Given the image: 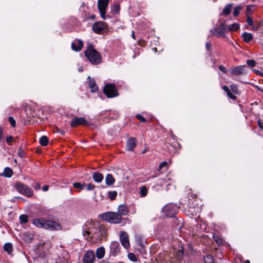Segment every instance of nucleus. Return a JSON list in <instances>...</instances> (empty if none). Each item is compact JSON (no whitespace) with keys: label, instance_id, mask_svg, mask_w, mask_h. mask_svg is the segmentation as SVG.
<instances>
[{"label":"nucleus","instance_id":"1","mask_svg":"<svg viewBox=\"0 0 263 263\" xmlns=\"http://www.w3.org/2000/svg\"><path fill=\"white\" fill-rule=\"evenodd\" d=\"M85 55L93 65L99 64L101 62V55L95 49L92 44L89 43L87 45V49L85 51Z\"/></svg>","mask_w":263,"mask_h":263},{"label":"nucleus","instance_id":"2","mask_svg":"<svg viewBox=\"0 0 263 263\" xmlns=\"http://www.w3.org/2000/svg\"><path fill=\"white\" fill-rule=\"evenodd\" d=\"M32 223L38 228L50 230H58L61 228L60 225L58 223L43 219H35L32 221Z\"/></svg>","mask_w":263,"mask_h":263},{"label":"nucleus","instance_id":"3","mask_svg":"<svg viewBox=\"0 0 263 263\" xmlns=\"http://www.w3.org/2000/svg\"><path fill=\"white\" fill-rule=\"evenodd\" d=\"M99 226L95 223H89L86 224L83 228V234L86 239L89 240V238H93L95 239H98V231Z\"/></svg>","mask_w":263,"mask_h":263},{"label":"nucleus","instance_id":"4","mask_svg":"<svg viewBox=\"0 0 263 263\" xmlns=\"http://www.w3.org/2000/svg\"><path fill=\"white\" fill-rule=\"evenodd\" d=\"M102 219L114 223H120L122 222L121 216L116 212H106L102 215Z\"/></svg>","mask_w":263,"mask_h":263},{"label":"nucleus","instance_id":"5","mask_svg":"<svg viewBox=\"0 0 263 263\" xmlns=\"http://www.w3.org/2000/svg\"><path fill=\"white\" fill-rule=\"evenodd\" d=\"M15 187L18 192L27 197H31L33 195V191L30 187L20 182L15 184Z\"/></svg>","mask_w":263,"mask_h":263},{"label":"nucleus","instance_id":"6","mask_svg":"<svg viewBox=\"0 0 263 263\" xmlns=\"http://www.w3.org/2000/svg\"><path fill=\"white\" fill-rule=\"evenodd\" d=\"M103 92L108 98H113L118 96L116 86L114 84H106L103 89Z\"/></svg>","mask_w":263,"mask_h":263},{"label":"nucleus","instance_id":"7","mask_svg":"<svg viewBox=\"0 0 263 263\" xmlns=\"http://www.w3.org/2000/svg\"><path fill=\"white\" fill-rule=\"evenodd\" d=\"M109 0H98V9L100 12V15L103 20L106 19V11L108 8Z\"/></svg>","mask_w":263,"mask_h":263},{"label":"nucleus","instance_id":"8","mask_svg":"<svg viewBox=\"0 0 263 263\" xmlns=\"http://www.w3.org/2000/svg\"><path fill=\"white\" fill-rule=\"evenodd\" d=\"M226 26L224 22L221 23L217 28H214L211 30V32L217 37H225L226 33Z\"/></svg>","mask_w":263,"mask_h":263},{"label":"nucleus","instance_id":"9","mask_svg":"<svg viewBox=\"0 0 263 263\" xmlns=\"http://www.w3.org/2000/svg\"><path fill=\"white\" fill-rule=\"evenodd\" d=\"M177 210L178 208L176 205L173 203L166 204L163 208V212L165 213L167 217L174 216L176 214Z\"/></svg>","mask_w":263,"mask_h":263},{"label":"nucleus","instance_id":"10","mask_svg":"<svg viewBox=\"0 0 263 263\" xmlns=\"http://www.w3.org/2000/svg\"><path fill=\"white\" fill-rule=\"evenodd\" d=\"M231 74L235 76L245 75L247 74V67L246 65L236 66L229 70Z\"/></svg>","mask_w":263,"mask_h":263},{"label":"nucleus","instance_id":"11","mask_svg":"<svg viewBox=\"0 0 263 263\" xmlns=\"http://www.w3.org/2000/svg\"><path fill=\"white\" fill-rule=\"evenodd\" d=\"M70 124L71 127H76L80 125L89 126L90 123L83 117L74 116L72 119Z\"/></svg>","mask_w":263,"mask_h":263},{"label":"nucleus","instance_id":"12","mask_svg":"<svg viewBox=\"0 0 263 263\" xmlns=\"http://www.w3.org/2000/svg\"><path fill=\"white\" fill-rule=\"evenodd\" d=\"M92 28L94 32L100 34L107 28V25L104 22L99 21L93 24Z\"/></svg>","mask_w":263,"mask_h":263},{"label":"nucleus","instance_id":"13","mask_svg":"<svg viewBox=\"0 0 263 263\" xmlns=\"http://www.w3.org/2000/svg\"><path fill=\"white\" fill-rule=\"evenodd\" d=\"M95 260V256L92 251H87L83 257V263H93Z\"/></svg>","mask_w":263,"mask_h":263},{"label":"nucleus","instance_id":"14","mask_svg":"<svg viewBox=\"0 0 263 263\" xmlns=\"http://www.w3.org/2000/svg\"><path fill=\"white\" fill-rule=\"evenodd\" d=\"M120 240L122 245L126 249L128 248L130 245L127 234L126 232L122 231L120 233Z\"/></svg>","mask_w":263,"mask_h":263},{"label":"nucleus","instance_id":"15","mask_svg":"<svg viewBox=\"0 0 263 263\" xmlns=\"http://www.w3.org/2000/svg\"><path fill=\"white\" fill-rule=\"evenodd\" d=\"M83 46V42L81 40H76L71 43V48L76 51H79Z\"/></svg>","mask_w":263,"mask_h":263},{"label":"nucleus","instance_id":"16","mask_svg":"<svg viewBox=\"0 0 263 263\" xmlns=\"http://www.w3.org/2000/svg\"><path fill=\"white\" fill-rule=\"evenodd\" d=\"M110 251L113 255H117L120 252V245L118 241H112L110 246Z\"/></svg>","mask_w":263,"mask_h":263},{"label":"nucleus","instance_id":"17","mask_svg":"<svg viewBox=\"0 0 263 263\" xmlns=\"http://www.w3.org/2000/svg\"><path fill=\"white\" fill-rule=\"evenodd\" d=\"M136 139L135 138H129L127 141L126 145V149L129 151H133L136 147Z\"/></svg>","mask_w":263,"mask_h":263},{"label":"nucleus","instance_id":"18","mask_svg":"<svg viewBox=\"0 0 263 263\" xmlns=\"http://www.w3.org/2000/svg\"><path fill=\"white\" fill-rule=\"evenodd\" d=\"M88 79L89 80L88 85L89 88L91 89V92H96L98 90V86L96 84L95 80L92 79H91L90 77H88Z\"/></svg>","mask_w":263,"mask_h":263},{"label":"nucleus","instance_id":"19","mask_svg":"<svg viewBox=\"0 0 263 263\" xmlns=\"http://www.w3.org/2000/svg\"><path fill=\"white\" fill-rule=\"evenodd\" d=\"M241 36L243 39V41L247 43H249L251 41H252L253 38V36L252 33L246 32H243Z\"/></svg>","mask_w":263,"mask_h":263},{"label":"nucleus","instance_id":"20","mask_svg":"<svg viewBox=\"0 0 263 263\" xmlns=\"http://www.w3.org/2000/svg\"><path fill=\"white\" fill-rule=\"evenodd\" d=\"M105 253V249L103 247H99L96 250V256L98 258L101 259L104 256Z\"/></svg>","mask_w":263,"mask_h":263},{"label":"nucleus","instance_id":"21","mask_svg":"<svg viewBox=\"0 0 263 263\" xmlns=\"http://www.w3.org/2000/svg\"><path fill=\"white\" fill-rule=\"evenodd\" d=\"M92 178L95 182L100 183L103 179V175L98 172H95L92 174Z\"/></svg>","mask_w":263,"mask_h":263},{"label":"nucleus","instance_id":"22","mask_svg":"<svg viewBox=\"0 0 263 263\" xmlns=\"http://www.w3.org/2000/svg\"><path fill=\"white\" fill-rule=\"evenodd\" d=\"M115 180L111 174H108L105 178V183L107 185H111L114 183Z\"/></svg>","mask_w":263,"mask_h":263},{"label":"nucleus","instance_id":"23","mask_svg":"<svg viewBox=\"0 0 263 263\" xmlns=\"http://www.w3.org/2000/svg\"><path fill=\"white\" fill-rule=\"evenodd\" d=\"M118 214L121 215H126L128 213V210L125 205H120L118 207Z\"/></svg>","mask_w":263,"mask_h":263},{"label":"nucleus","instance_id":"24","mask_svg":"<svg viewBox=\"0 0 263 263\" xmlns=\"http://www.w3.org/2000/svg\"><path fill=\"white\" fill-rule=\"evenodd\" d=\"M12 174L13 172L11 168L6 167L4 168L3 173V176L7 178H10L12 176Z\"/></svg>","mask_w":263,"mask_h":263},{"label":"nucleus","instance_id":"25","mask_svg":"<svg viewBox=\"0 0 263 263\" xmlns=\"http://www.w3.org/2000/svg\"><path fill=\"white\" fill-rule=\"evenodd\" d=\"M4 250L9 254H10L13 251L12 245L11 243H6L4 245Z\"/></svg>","mask_w":263,"mask_h":263},{"label":"nucleus","instance_id":"26","mask_svg":"<svg viewBox=\"0 0 263 263\" xmlns=\"http://www.w3.org/2000/svg\"><path fill=\"white\" fill-rule=\"evenodd\" d=\"M136 241L137 243L140 246H143L144 237L140 234H137L135 236Z\"/></svg>","mask_w":263,"mask_h":263},{"label":"nucleus","instance_id":"27","mask_svg":"<svg viewBox=\"0 0 263 263\" xmlns=\"http://www.w3.org/2000/svg\"><path fill=\"white\" fill-rule=\"evenodd\" d=\"M106 233V229L103 227H99L98 235V239H101Z\"/></svg>","mask_w":263,"mask_h":263},{"label":"nucleus","instance_id":"28","mask_svg":"<svg viewBox=\"0 0 263 263\" xmlns=\"http://www.w3.org/2000/svg\"><path fill=\"white\" fill-rule=\"evenodd\" d=\"M184 255V250L183 248L181 247V249H179L176 253V257L179 260H181L183 258V256Z\"/></svg>","mask_w":263,"mask_h":263},{"label":"nucleus","instance_id":"29","mask_svg":"<svg viewBox=\"0 0 263 263\" xmlns=\"http://www.w3.org/2000/svg\"><path fill=\"white\" fill-rule=\"evenodd\" d=\"M239 28V25L236 23H233L228 27L230 31H236Z\"/></svg>","mask_w":263,"mask_h":263},{"label":"nucleus","instance_id":"30","mask_svg":"<svg viewBox=\"0 0 263 263\" xmlns=\"http://www.w3.org/2000/svg\"><path fill=\"white\" fill-rule=\"evenodd\" d=\"M40 143L41 145L45 146L48 144V139L47 137L43 136L40 138Z\"/></svg>","mask_w":263,"mask_h":263},{"label":"nucleus","instance_id":"31","mask_svg":"<svg viewBox=\"0 0 263 263\" xmlns=\"http://www.w3.org/2000/svg\"><path fill=\"white\" fill-rule=\"evenodd\" d=\"M232 7V4H230L225 6L223 9L222 13L224 15H228L231 11V8Z\"/></svg>","mask_w":263,"mask_h":263},{"label":"nucleus","instance_id":"32","mask_svg":"<svg viewBox=\"0 0 263 263\" xmlns=\"http://www.w3.org/2000/svg\"><path fill=\"white\" fill-rule=\"evenodd\" d=\"M19 219L20 220V223L21 224L26 223L28 220V216L25 214L20 215Z\"/></svg>","mask_w":263,"mask_h":263},{"label":"nucleus","instance_id":"33","mask_svg":"<svg viewBox=\"0 0 263 263\" xmlns=\"http://www.w3.org/2000/svg\"><path fill=\"white\" fill-rule=\"evenodd\" d=\"M205 263H215L214 258L211 255H207L204 257Z\"/></svg>","mask_w":263,"mask_h":263},{"label":"nucleus","instance_id":"34","mask_svg":"<svg viewBox=\"0 0 263 263\" xmlns=\"http://www.w3.org/2000/svg\"><path fill=\"white\" fill-rule=\"evenodd\" d=\"M147 189L145 186H142L140 188V194L142 197H145L147 194Z\"/></svg>","mask_w":263,"mask_h":263},{"label":"nucleus","instance_id":"35","mask_svg":"<svg viewBox=\"0 0 263 263\" xmlns=\"http://www.w3.org/2000/svg\"><path fill=\"white\" fill-rule=\"evenodd\" d=\"M117 196V192L116 191H109L108 192V197L111 200H114Z\"/></svg>","mask_w":263,"mask_h":263},{"label":"nucleus","instance_id":"36","mask_svg":"<svg viewBox=\"0 0 263 263\" xmlns=\"http://www.w3.org/2000/svg\"><path fill=\"white\" fill-rule=\"evenodd\" d=\"M213 238L217 244L221 245L222 243V242H223L222 239H221L220 237H219L218 235L214 234V235H213Z\"/></svg>","mask_w":263,"mask_h":263},{"label":"nucleus","instance_id":"37","mask_svg":"<svg viewBox=\"0 0 263 263\" xmlns=\"http://www.w3.org/2000/svg\"><path fill=\"white\" fill-rule=\"evenodd\" d=\"M241 8L242 7L240 6H238L234 8L233 11V15L234 16H237L239 15Z\"/></svg>","mask_w":263,"mask_h":263},{"label":"nucleus","instance_id":"38","mask_svg":"<svg viewBox=\"0 0 263 263\" xmlns=\"http://www.w3.org/2000/svg\"><path fill=\"white\" fill-rule=\"evenodd\" d=\"M17 154L20 157L23 158L25 156V152L22 148V147H20L17 149Z\"/></svg>","mask_w":263,"mask_h":263},{"label":"nucleus","instance_id":"39","mask_svg":"<svg viewBox=\"0 0 263 263\" xmlns=\"http://www.w3.org/2000/svg\"><path fill=\"white\" fill-rule=\"evenodd\" d=\"M119 11L120 6L118 5H115L111 8V11L114 13L118 14L119 13Z\"/></svg>","mask_w":263,"mask_h":263},{"label":"nucleus","instance_id":"40","mask_svg":"<svg viewBox=\"0 0 263 263\" xmlns=\"http://www.w3.org/2000/svg\"><path fill=\"white\" fill-rule=\"evenodd\" d=\"M84 184H81L80 182H75L73 183V186L76 189H80L83 190L84 189Z\"/></svg>","mask_w":263,"mask_h":263},{"label":"nucleus","instance_id":"41","mask_svg":"<svg viewBox=\"0 0 263 263\" xmlns=\"http://www.w3.org/2000/svg\"><path fill=\"white\" fill-rule=\"evenodd\" d=\"M246 62L248 65L251 67H255L256 64V62L254 60H248Z\"/></svg>","mask_w":263,"mask_h":263},{"label":"nucleus","instance_id":"42","mask_svg":"<svg viewBox=\"0 0 263 263\" xmlns=\"http://www.w3.org/2000/svg\"><path fill=\"white\" fill-rule=\"evenodd\" d=\"M128 258L131 260V261H136L137 260V257L135 255V254L133 253H128Z\"/></svg>","mask_w":263,"mask_h":263},{"label":"nucleus","instance_id":"43","mask_svg":"<svg viewBox=\"0 0 263 263\" xmlns=\"http://www.w3.org/2000/svg\"><path fill=\"white\" fill-rule=\"evenodd\" d=\"M231 90L235 94L239 93V90L237 88V86L235 84H233L231 85Z\"/></svg>","mask_w":263,"mask_h":263},{"label":"nucleus","instance_id":"44","mask_svg":"<svg viewBox=\"0 0 263 263\" xmlns=\"http://www.w3.org/2000/svg\"><path fill=\"white\" fill-rule=\"evenodd\" d=\"M9 122H10L11 125L14 127L16 126V122L14 119L12 117H9L8 118Z\"/></svg>","mask_w":263,"mask_h":263},{"label":"nucleus","instance_id":"45","mask_svg":"<svg viewBox=\"0 0 263 263\" xmlns=\"http://www.w3.org/2000/svg\"><path fill=\"white\" fill-rule=\"evenodd\" d=\"M136 117L141 122H145L146 121L145 118L140 114L136 115Z\"/></svg>","mask_w":263,"mask_h":263},{"label":"nucleus","instance_id":"46","mask_svg":"<svg viewBox=\"0 0 263 263\" xmlns=\"http://www.w3.org/2000/svg\"><path fill=\"white\" fill-rule=\"evenodd\" d=\"M95 187V185L94 184L89 183L86 185V190L87 191H92Z\"/></svg>","mask_w":263,"mask_h":263},{"label":"nucleus","instance_id":"47","mask_svg":"<svg viewBox=\"0 0 263 263\" xmlns=\"http://www.w3.org/2000/svg\"><path fill=\"white\" fill-rule=\"evenodd\" d=\"M247 22L248 23V24L250 26H252L253 25V19L252 17L249 16L247 17Z\"/></svg>","mask_w":263,"mask_h":263},{"label":"nucleus","instance_id":"48","mask_svg":"<svg viewBox=\"0 0 263 263\" xmlns=\"http://www.w3.org/2000/svg\"><path fill=\"white\" fill-rule=\"evenodd\" d=\"M227 96L229 97V98H230V99H232L233 100H235L237 99L236 96L234 95H233L232 93L231 92V91H230L227 93Z\"/></svg>","mask_w":263,"mask_h":263},{"label":"nucleus","instance_id":"49","mask_svg":"<svg viewBox=\"0 0 263 263\" xmlns=\"http://www.w3.org/2000/svg\"><path fill=\"white\" fill-rule=\"evenodd\" d=\"M13 140V138L11 136H9L6 138V141L8 144H10V143Z\"/></svg>","mask_w":263,"mask_h":263},{"label":"nucleus","instance_id":"50","mask_svg":"<svg viewBox=\"0 0 263 263\" xmlns=\"http://www.w3.org/2000/svg\"><path fill=\"white\" fill-rule=\"evenodd\" d=\"M167 164V163L166 161H163L161 162L159 166V169H162L163 167L166 166Z\"/></svg>","mask_w":263,"mask_h":263},{"label":"nucleus","instance_id":"51","mask_svg":"<svg viewBox=\"0 0 263 263\" xmlns=\"http://www.w3.org/2000/svg\"><path fill=\"white\" fill-rule=\"evenodd\" d=\"M32 186L35 190H38L40 189V184L38 182H36L35 185H32Z\"/></svg>","mask_w":263,"mask_h":263},{"label":"nucleus","instance_id":"52","mask_svg":"<svg viewBox=\"0 0 263 263\" xmlns=\"http://www.w3.org/2000/svg\"><path fill=\"white\" fill-rule=\"evenodd\" d=\"M164 183V180L163 179H160L158 180V181L157 182V184L159 185H163V184Z\"/></svg>","mask_w":263,"mask_h":263},{"label":"nucleus","instance_id":"53","mask_svg":"<svg viewBox=\"0 0 263 263\" xmlns=\"http://www.w3.org/2000/svg\"><path fill=\"white\" fill-rule=\"evenodd\" d=\"M219 69L220 71H221L223 73H226L227 72V70H226V68L222 65H220L219 66Z\"/></svg>","mask_w":263,"mask_h":263},{"label":"nucleus","instance_id":"54","mask_svg":"<svg viewBox=\"0 0 263 263\" xmlns=\"http://www.w3.org/2000/svg\"><path fill=\"white\" fill-rule=\"evenodd\" d=\"M258 126L261 128L263 129V122L261 120H258Z\"/></svg>","mask_w":263,"mask_h":263},{"label":"nucleus","instance_id":"55","mask_svg":"<svg viewBox=\"0 0 263 263\" xmlns=\"http://www.w3.org/2000/svg\"><path fill=\"white\" fill-rule=\"evenodd\" d=\"M222 89L225 92H227V94L230 91L229 87L227 86H223Z\"/></svg>","mask_w":263,"mask_h":263},{"label":"nucleus","instance_id":"56","mask_svg":"<svg viewBox=\"0 0 263 263\" xmlns=\"http://www.w3.org/2000/svg\"><path fill=\"white\" fill-rule=\"evenodd\" d=\"M49 189V186L47 185H45L42 187V190L44 192L47 191Z\"/></svg>","mask_w":263,"mask_h":263},{"label":"nucleus","instance_id":"57","mask_svg":"<svg viewBox=\"0 0 263 263\" xmlns=\"http://www.w3.org/2000/svg\"><path fill=\"white\" fill-rule=\"evenodd\" d=\"M3 130H2V128L0 127V141H1V140L3 138Z\"/></svg>","mask_w":263,"mask_h":263},{"label":"nucleus","instance_id":"58","mask_svg":"<svg viewBox=\"0 0 263 263\" xmlns=\"http://www.w3.org/2000/svg\"><path fill=\"white\" fill-rule=\"evenodd\" d=\"M211 45L210 43H206V48L207 50H209V49L211 48Z\"/></svg>","mask_w":263,"mask_h":263},{"label":"nucleus","instance_id":"59","mask_svg":"<svg viewBox=\"0 0 263 263\" xmlns=\"http://www.w3.org/2000/svg\"><path fill=\"white\" fill-rule=\"evenodd\" d=\"M256 73H257L258 75H259V76H262V73L258 70H256Z\"/></svg>","mask_w":263,"mask_h":263},{"label":"nucleus","instance_id":"60","mask_svg":"<svg viewBox=\"0 0 263 263\" xmlns=\"http://www.w3.org/2000/svg\"><path fill=\"white\" fill-rule=\"evenodd\" d=\"M132 37L134 39H135V33H134V31H132Z\"/></svg>","mask_w":263,"mask_h":263},{"label":"nucleus","instance_id":"61","mask_svg":"<svg viewBox=\"0 0 263 263\" xmlns=\"http://www.w3.org/2000/svg\"><path fill=\"white\" fill-rule=\"evenodd\" d=\"M100 263H111L109 261H106V260H102Z\"/></svg>","mask_w":263,"mask_h":263},{"label":"nucleus","instance_id":"62","mask_svg":"<svg viewBox=\"0 0 263 263\" xmlns=\"http://www.w3.org/2000/svg\"><path fill=\"white\" fill-rule=\"evenodd\" d=\"M95 18H96V15H92L90 16V18H91V19L94 20Z\"/></svg>","mask_w":263,"mask_h":263},{"label":"nucleus","instance_id":"63","mask_svg":"<svg viewBox=\"0 0 263 263\" xmlns=\"http://www.w3.org/2000/svg\"><path fill=\"white\" fill-rule=\"evenodd\" d=\"M244 263H250V262L249 260H246Z\"/></svg>","mask_w":263,"mask_h":263},{"label":"nucleus","instance_id":"64","mask_svg":"<svg viewBox=\"0 0 263 263\" xmlns=\"http://www.w3.org/2000/svg\"><path fill=\"white\" fill-rule=\"evenodd\" d=\"M79 71H82L83 70L82 68H79Z\"/></svg>","mask_w":263,"mask_h":263}]
</instances>
